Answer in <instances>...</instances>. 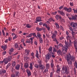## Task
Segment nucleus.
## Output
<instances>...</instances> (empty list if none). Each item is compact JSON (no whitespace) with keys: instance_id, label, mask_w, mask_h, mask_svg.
<instances>
[{"instance_id":"54","label":"nucleus","mask_w":77,"mask_h":77,"mask_svg":"<svg viewBox=\"0 0 77 77\" xmlns=\"http://www.w3.org/2000/svg\"><path fill=\"white\" fill-rule=\"evenodd\" d=\"M68 64H70V65H71L72 64V61H69H69H68Z\"/></svg>"},{"instance_id":"6","label":"nucleus","mask_w":77,"mask_h":77,"mask_svg":"<svg viewBox=\"0 0 77 77\" xmlns=\"http://www.w3.org/2000/svg\"><path fill=\"white\" fill-rule=\"evenodd\" d=\"M57 54L58 56H60V55L61 56H63V54H62V51L60 50H59L57 51Z\"/></svg>"},{"instance_id":"5","label":"nucleus","mask_w":77,"mask_h":77,"mask_svg":"<svg viewBox=\"0 0 77 77\" xmlns=\"http://www.w3.org/2000/svg\"><path fill=\"white\" fill-rule=\"evenodd\" d=\"M73 24V25H72ZM70 26L72 27H72H76V26H77V23H73V22H72L71 23H70Z\"/></svg>"},{"instance_id":"4","label":"nucleus","mask_w":77,"mask_h":77,"mask_svg":"<svg viewBox=\"0 0 77 77\" xmlns=\"http://www.w3.org/2000/svg\"><path fill=\"white\" fill-rule=\"evenodd\" d=\"M38 67H39V68H40V69H44V68H45V66H43L42 65V64L41 63H39V64L38 65Z\"/></svg>"},{"instance_id":"41","label":"nucleus","mask_w":77,"mask_h":77,"mask_svg":"<svg viewBox=\"0 0 77 77\" xmlns=\"http://www.w3.org/2000/svg\"><path fill=\"white\" fill-rule=\"evenodd\" d=\"M27 41H26L25 42L26 43H30L31 41L30 40H29V39H27Z\"/></svg>"},{"instance_id":"44","label":"nucleus","mask_w":77,"mask_h":77,"mask_svg":"<svg viewBox=\"0 0 77 77\" xmlns=\"http://www.w3.org/2000/svg\"><path fill=\"white\" fill-rule=\"evenodd\" d=\"M72 20H76V17L74 16H72Z\"/></svg>"},{"instance_id":"17","label":"nucleus","mask_w":77,"mask_h":77,"mask_svg":"<svg viewBox=\"0 0 77 77\" xmlns=\"http://www.w3.org/2000/svg\"><path fill=\"white\" fill-rule=\"evenodd\" d=\"M48 50L49 51V53H52V51H53V47H52L51 46L49 47V48L48 49Z\"/></svg>"},{"instance_id":"56","label":"nucleus","mask_w":77,"mask_h":77,"mask_svg":"<svg viewBox=\"0 0 77 77\" xmlns=\"http://www.w3.org/2000/svg\"><path fill=\"white\" fill-rule=\"evenodd\" d=\"M6 54V51H5L3 52H2V55H5V54Z\"/></svg>"},{"instance_id":"62","label":"nucleus","mask_w":77,"mask_h":77,"mask_svg":"<svg viewBox=\"0 0 77 77\" xmlns=\"http://www.w3.org/2000/svg\"><path fill=\"white\" fill-rule=\"evenodd\" d=\"M34 44H35L36 45H38V43H37L36 41H35L34 42Z\"/></svg>"},{"instance_id":"61","label":"nucleus","mask_w":77,"mask_h":77,"mask_svg":"<svg viewBox=\"0 0 77 77\" xmlns=\"http://www.w3.org/2000/svg\"><path fill=\"white\" fill-rule=\"evenodd\" d=\"M54 46H55V48H56L57 49V50L58 49H59V48H58V46H59V45H58L57 46H56V45H54Z\"/></svg>"},{"instance_id":"37","label":"nucleus","mask_w":77,"mask_h":77,"mask_svg":"<svg viewBox=\"0 0 77 77\" xmlns=\"http://www.w3.org/2000/svg\"><path fill=\"white\" fill-rule=\"evenodd\" d=\"M46 68L49 69V68H50V66H49V64H46Z\"/></svg>"},{"instance_id":"20","label":"nucleus","mask_w":77,"mask_h":77,"mask_svg":"<svg viewBox=\"0 0 77 77\" xmlns=\"http://www.w3.org/2000/svg\"><path fill=\"white\" fill-rule=\"evenodd\" d=\"M54 54H55V52H51V55L53 58H54V57H55V55H54Z\"/></svg>"},{"instance_id":"35","label":"nucleus","mask_w":77,"mask_h":77,"mask_svg":"<svg viewBox=\"0 0 77 77\" xmlns=\"http://www.w3.org/2000/svg\"><path fill=\"white\" fill-rule=\"evenodd\" d=\"M26 27L27 28H30L31 27V26L29 25V24H27Z\"/></svg>"},{"instance_id":"55","label":"nucleus","mask_w":77,"mask_h":77,"mask_svg":"<svg viewBox=\"0 0 77 77\" xmlns=\"http://www.w3.org/2000/svg\"><path fill=\"white\" fill-rule=\"evenodd\" d=\"M52 19L53 18L51 17L49 19L48 21H50V22H51V21H52Z\"/></svg>"},{"instance_id":"53","label":"nucleus","mask_w":77,"mask_h":77,"mask_svg":"<svg viewBox=\"0 0 77 77\" xmlns=\"http://www.w3.org/2000/svg\"><path fill=\"white\" fill-rule=\"evenodd\" d=\"M74 66L76 67V68H77V62H75L74 64Z\"/></svg>"},{"instance_id":"14","label":"nucleus","mask_w":77,"mask_h":77,"mask_svg":"<svg viewBox=\"0 0 77 77\" xmlns=\"http://www.w3.org/2000/svg\"><path fill=\"white\" fill-rule=\"evenodd\" d=\"M14 51V49L13 48H11L8 51V53L10 55H11L12 54V52Z\"/></svg>"},{"instance_id":"31","label":"nucleus","mask_w":77,"mask_h":77,"mask_svg":"<svg viewBox=\"0 0 77 77\" xmlns=\"http://www.w3.org/2000/svg\"><path fill=\"white\" fill-rule=\"evenodd\" d=\"M34 54H35L33 52H32V53H31V56L32 57V59H33V58L34 59H35V56H34Z\"/></svg>"},{"instance_id":"21","label":"nucleus","mask_w":77,"mask_h":77,"mask_svg":"<svg viewBox=\"0 0 77 77\" xmlns=\"http://www.w3.org/2000/svg\"><path fill=\"white\" fill-rule=\"evenodd\" d=\"M36 54L35 55V57H37V58L39 59V57H38V56H39L38 51L37 50H36Z\"/></svg>"},{"instance_id":"46","label":"nucleus","mask_w":77,"mask_h":77,"mask_svg":"<svg viewBox=\"0 0 77 77\" xmlns=\"http://www.w3.org/2000/svg\"><path fill=\"white\" fill-rule=\"evenodd\" d=\"M52 39H54V38H56V36H55V34H54L52 36Z\"/></svg>"},{"instance_id":"18","label":"nucleus","mask_w":77,"mask_h":77,"mask_svg":"<svg viewBox=\"0 0 77 77\" xmlns=\"http://www.w3.org/2000/svg\"><path fill=\"white\" fill-rule=\"evenodd\" d=\"M25 51L26 52V56H28V55H29V53H30V51L29 50H27V49H26L25 50Z\"/></svg>"},{"instance_id":"7","label":"nucleus","mask_w":77,"mask_h":77,"mask_svg":"<svg viewBox=\"0 0 77 77\" xmlns=\"http://www.w3.org/2000/svg\"><path fill=\"white\" fill-rule=\"evenodd\" d=\"M41 19H42L41 17H38L36 18V21H38V22H40V21H42Z\"/></svg>"},{"instance_id":"39","label":"nucleus","mask_w":77,"mask_h":77,"mask_svg":"<svg viewBox=\"0 0 77 77\" xmlns=\"http://www.w3.org/2000/svg\"><path fill=\"white\" fill-rule=\"evenodd\" d=\"M32 36V33L29 34L28 35H27L26 36V38H30V37H31Z\"/></svg>"},{"instance_id":"33","label":"nucleus","mask_w":77,"mask_h":77,"mask_svg":"<svg viewBox=\"0 0 77 77\" xmlns=\"http://www.w3.org/2000/svg\"><path fill=\"white\" fill-rule=\"evenodd\" d=\"M76 40H75L74 41V47H77V46H76V45H77V43H76Z\"/></svg>"},{"instance_id":"16","label":"nucleus","mask_w":77,"mask_h":77,"mask_svg":"<svg viewBox=\"0 0 77 77\" xmlns=\"http://www.w3.org/2000/svg\"><path fill=\"white\" fill-rule=\"evenodd\" d=\"M3 62H4L5 64H7V63H8V62H9V61H8V60L7 58H6L4 59Z\"/></svg>"},{"instance_id":"23","label":"nucleus","mask_w":77,"mask_h":77,"mask_svg":"<svg viewBox=\"0 0 77 77\" xmlns=\"http://www.w3.org/2000/svg\"><path fill=\"white\" fill-rule=\"evenodd\" d=\"M16 74V77H19V76H20L19 75H20V73H19V72H16L15 74V75Z\"/></svg>"},{"instance_id":"42","label":"nucleus","mask_w":77,"mask_h":77,"mask_svg":"<svg viewBox=\"0 0 77 77\" xmlns=\"http://www.w3.org/2000/svg\"><path fill=\"white\" fill-rule=\"evenodd\" d=\"M51 68H54V64H53V63H51Z\"/></svg>"},{"instance_id":"24","label":"nucleus","mask_w":77,"mask_h":77,"mask_svg":"<svg viewBox=\"0 0 77 77\" xmlns=\"http://www.w3.org/2000/svg\"><path fill=\"white\" fill-rule=\"evenodd\" d=\"M36 29L38 31H41L42 30V28H40L38 27H37L36 28Z\"/></svg>"},{"instance_id":"26","label":"nucleus","mask_w":77,"mask_h":77,"mask_svg":"<svg viewBox=\"0 0 77 77\" xmlns=\"http://www.w3.org/2000/svg\"><path fill=\"white\" fill-rule=\"evenodd\" d=\"M11 65V63H9L6 66V69H8V68H9V67Z\"/></svg>"},{"instance_id":"27","label":"nucleus","mask_w":77,"mask_h":77,"mask_svg":"<svg viewBox=\"0 0 77 77\" xmlns=\"http://www.w3.org/2000/svg\"><path fill=\"white\" fill-rule=\"evenodd\" d=\"M30 69L32 70L33 69V66H32V63H30Z\"/></svg>"},{"instance_id":"32","label":"nucleus","mask_w":77,"mask_h":77,"mask_svg":"<svg viewBox=\"0 0 77 77\" xmlns=\"http://www.w3.org/2000/svg\"><path fill=\"white\" fill-rule=\"evenodd\" d=\"M16 65V62L15 61H13V63H12V66L14 67V66H15Z\"/></svg>"},{"instance_id":"13","label":"nucleus","mask_w":77,"mask_h":77,"mask_svg":"<svg viewBox=\"0 0 77 77\" xmlns=\"http://www.w3.org/2000/svg\"><path fill=\"white\" fill-rule=\"evenodd\" d=\"M70 59L72 62H74V60H75V57L74 56H70Z\"/></svg>"},{"instance_id":"43","label":"nucleus","mask_w":77,"mask_h":77,"mask_svg":"<svg viewBox=\"0 0 77 77\" xmlns=\"http://www.w3.org/2000/svg\"><path fill=\"white\" fill-rule=\"evenodd\" d=\"M31 34L32 35H33V36H34V37H36V33H31Z\"/></svg>"},{"instance_id":"59","label":"nucleus","mask_w":77,"mask_h":77,"mask_svg":"<svg viewBox=\"0 0 77 77\" xmlns=\"http://www.w3.org/2000/svg\"><path fill=\"white\" fill-rule=\"evenodd\" d=\"M70 38V37H69V35H67V36H66L67 40H69V39Z\"/></svg>"},{"instance_id":"11","label":"nucleus","mask_w":77,"mask_h":77,"mask_svg":"<svg viewBox=\"0 0 77 77\" xmlns=\"http://www.w3.org/2000/svg\"><path fill=\"white\" fill-rule=\"evenodd\" d=\"M26 72L27 73V75L28 77H30V76L31 75V72H30V71L27 69L26 70Z\"/></svg>"},{"instance_id":"63","label":"nucleus","mask_w":77,"mask_h":77,"mask_svg":"<svg viewBox=\"0 0 77 77\" xmlns=\"http://www.w3.org/2000/svg\"><path fill=\"white\" fill-rule=\"evenodd\" d=\"M11 77H15V75L12 74L11 75Z\"/></svg>"},{"instance_id":"34","label":"nucleus","mask_w":77,"mask_h":77,"mask_svg":"<svg viewBox=\"0 0 77 77\" xmlns=\"http://www.w3.org/2000/svg\"><path fill=\"white\" fill-rule=\"evenodd\" d=\"M53 50V53H54V52H57V49H56V48H54Z\"/></svg>"},{"instance_id":"8","label":"nucleus","mask_w":77,"mask_h":77,"mask_svg":"<svg viewBox=\"0 0 77 77\" xmlns=\"http://www.w3.org/2000/svg\"><path fill=\"white\" fill-rule=\"evenodd\" d=\"M58 13H60V14L61 15H62V16H63V17H64L65 14L63 12V11H60L59 10L58 11Z\"/></svg>"},{"instance_id":"60","label":"nucleus","mask_w":77,"mask_h":77,"mask_svg":"<svg viewBox=\"0 0 77 77\" xmlns=\"http://www.w3.org/2000/svg\"><path fill=\"white\" fill-rule=\"evenodd\" d=\"M6 70H2V73L5 74V73H6Z\"/></svg>"},{"instance_id":"58","label":"nucleus","mask_w":77,"mask_h":77,"mask_svg":"<svg viewBox=\"0 0 77 77\" xmlns=\"http://www.w3.org/2000/svg\"><path fill=\"white\" fill-rule=\"evenodd\" d=\"M24 58L26 59V60H27V59H29V58L27 56H26V57H24Z\"/></svg>"},{"instance_id":"38","label":"nucleus","mask_w":77,"mask_h":77,"mask_svg":"<svg viewBox=\"0 0 77 77\" xmlns=\"http://www.w3.org/2000/svg\"><path fill=\"white\" fill-rule=\"evenodd\" d=\"M55 24L57 28V29L59 28V24H57V23H55Z\"/></svg>"},{"instance_id":"15","label":"nucleus","mask_w":77,"mask_h":77,"mask_svg":"<svg viewBox=\"0 0 77 77\" xmlns=\"http://www.w3.org/2000/svg\"><path fill=\"white\" fill-rule=\"evenodd\" d=\"M67 50H68V49H67V50L66 48H64V50L62 51V53L63 54H65L66 52H67Z\"/></svg>"},{"instance_id":"64","label":"nucleus","mask_w":77,"mask_h":77,"mask_svg":"<svg viewBox=\"0 0 77 77\" xmlns=\"http://www.w3.org/2000/svg\"><path fill=\"white\" fill-rule=\"evenodd\" d=\"M22 71L23 72H26V70L24 69H22Z\"/></svg>"},{"instance_id":"2","label":"nucleus","mask_w":77,"mask_h":77,"mask_svg":"<svg viewBox=\"0 0 77 77\" xmlns=\"http://www.w3.org/2000/svg\"><path fill=\"white\" fill-rule=\"evenodd\" d=\"M51 52L50 53L49 52H48V53L45 55V58H46V60H50L51 58Z\"/></svg>"},{"instance_id":"45","label":"nucleus","mask_w":77,"mask_h":77,"mask_svg":"<svg viewBox=\"0 0 77 77\" xmlns=\"http://www.w3.org/2000/svg\"><path fill=\"white\" fill-rule=\"evenodd\" d=\"M64 9L65 11H67L68 10V8L66 7H64Z\"/></svg>"},{"instance_id":"48","label":"nucleus","mask_w":77,"mask_h":77,"mask_svg":"<svg viewBox=\"0 0 77 77\" xmlns=\"http://www.w3.org/2000/svg\"><path fill=\"white\" fill-rule=\"evenodd\" d=\"M57 11H56L55 12H52L51 13V14H52V15H56V14H57Z\"/></svg>"},{"instance_id":"10","label":"nucleus","mask_w":77,"mask_h":77,"mask_svg":"<svg viewBox=\"0 0 77 77\" xmlns=\"http://www.w3.org/2000/svg\"><path fill=\"white\" fill-rule=\"evenodd\" d=\"M20 64H17L16 66L15 67V69H16V70H17L18 71V70L20 69Z\"/></svg>"},{"instance_id":"40","label":"nucleus","mask_w":77,"mask_h":77,"mask_svg":"<svg viewBox=\"0 0 77 77\" xmlns=\"http://www.w3.org/2000/svg\"><path fill=\"white\" fill-rule=\"evenodd\" d=\"M39 52L40 54H41V46L39 47Z\"/></svg>"},{"instance_id":"1","label":"nucleus","mask_w":77,"mask_h":77,"mask_svg":"<svg viewBox=\"0 0 77 77\" xmlns=\"http://www.w3.org/2000/svg\"><path fill=\"white\" fill-rule=\"evenodd\" d=\"M62 74H66L67 75H68L69 73V71L68 70V68L66 66H63L62 68L61 71Z\"/></svg>"},{"instance_id":"25","label":"nucleus","mask_w":77,"mask_h":77,"mask_svg":"<svg viewBox=\"0 0 77 77\" xmlns=\"http://www.w3.org/2000/svg\"><path fill=\"white\" fill-rule=\"evenodd\" d=\"M72 29V32L71 33H72V37H74V35L75 34V32H74L73 30H72V29Z\"/></svg>"},{"instance_id":"28","label":"nucleus","mask_w":77,"mask_h":77,"mask_svg":"<svg viewBox=\"0 0 77 77\" xmlns=\"http://www.w3.org/2000/svg\"><path fill=\"white\" fill-rule=\"evenodd\" d=\"M59 15L57 14L55 16V18L57 20H59Z\"/></svg>"},{"instance_id":"22","label":"nucleus","mask_w":77,"mask_h":77,"mask_svg":"<svg viewBox=\"0 0 77 77\" xmlns=\"http://www.w3.org/2000/svg\"><path fill=\"white\" fill-rule=\"evenodd\" d=\"M39 41L40 44H42L43 43V39L42 37L39 38Z\"/></svg>"},{"instance_id":"51","label":"nucleus","mask_w":77,"mask_h":77,"mask_svg":"<svg viewBox=\"0 0 77 77\" xmlns=\"http://www.w3.org/2000/svg\"><path fill=\"white\" fill-rule=\"evenodd\" d=\"M2 32L3 36H5V32H4V30H3V29H2Z\"/></svg>"},{"instance_id":"36","label":"nucleus","mask_w":77,"mask_h":77,"mask_svg":"<svg viewBox=\"0 0 77 77\" xmlns=\"http://www.w3.org/2000/svg\"><path fill=\"white\" fill-rule=\"evenodd\" d=\"M14 46L16 48H18V44L17 43H15L14 45Z\"/></svg>"},{"instance_id":"19","label":"nucleus","mask_w":77,"mask_h":77,"mask_svg":"<svg viewBox=\"0 0 77 77\" xmlns=\"http://www.w3.org/2000/svg\"><path fill=\"white\" fill-rule=\"evenodd\" d=\"M29 66V64L27 63H25L24 64V67L26 69Z\"/></svg>"},{"instance_id":"9","label":"nucleus","mask_w":77,"mask_h":77,"mask_svg":"<svg viewBox=\"0 0 77 77\" xmlns=\"http://www.w3.org/2000/svg\"><path fill=\"white\" fill-rule=\"evenodd\" d=\"M70 56H71L70 53H69V54L67 55L66 60L67 61V62H68L69 60H70Z\"/></svg>"},{"instance_id":"3","label":"nucleus","mask_w":77,"mask_h":77,"mask_svg":"<svg viewBox=\"0 0 77 77\" xmlns=\"http://www.w3.org/2000/svg\"><path fill=\"white\" fill-rule=\"evenodd\" d=\"M65 45H64V48H66V50L68 49V46H69V42H66V41H65Z\"/></svg>"},{"instance_id":"47","label":"nucleus","mask_w":77,"mask_h":77,"mask_svg":"<svg viewBox=\"0 0 77 77\" xmlns=\"http://www.w3.org/2000/svg\"><path fill=\"white\" fill-rule=\"evenodd\" d=\"M59 46H60V47H63V48L64 47V46H63V44H61V43H60L59 45H58Z\"/></svg>"},{"instance_id":"29","label":"nucleus","mask_w":77,"mask_h":77,"mask_svg":"<svg viewBox=\"0 0 77 77\" xmlns=\"http://www.w3.org/2000/svg\"><path fill=\"white\" fill-rule=\"evenodd\" d=\"M37 36H38V38H41V34H40L39 33H37Z\"/></svg>"},{"instance_id":"12","label":"nucleus","mask_w":77,"mask_h":77,"mask_svg":"<svg viewBox=\"0 0 77 77\" xmlns=\"http://www.w3.org/2000/svg\"><path fill=\"white\" fill-rule=\"evenodd\" d=\"M12 56H8L7 58L8 60V62H11V60H12Z\"/></svg>"},{"instance_id":"49","label":"nucleus","mask_w":77,"mask_h":77,"mask_svg":"<svg viewBox=\"0 0 77 77\" xmlns=\"http://www.w3.org/2000/svg\"><path fill=\"white\" fill-rule=\"evenodd\" d=\"M53 72H51L50 73V77H53Z\"/></svg>"},{"instance_id":"30","label":"nucleus","mask_w":77,"mask_h":77,"mask_svg":"<svg viewBox=\"0 0 77 77\" xmlns=\"http://www.w3.org/2000/svg\"><path fill=\"white\" fill-rule=\"evenodd\" d=\"M68 9V10H67V12H71L72 11V9H71V8L69 7Z\"/></svg>"},{"instance_id":"50","label":"nucleus","mask_w":77,"mask_h":77,"mask_svg":"<svg viewBox=\"0 0 77 77\" xmlns=\"http://www.w3.org/2000/svg\"><path fill=\"white\" fill-rule=\"evenodd\" d=\"M60 21H61L62 22H64V23H65V20L63 18H62L60 20Z\"/></svg>"},{"instance_id":"57","label":"nucleus","mask_w":77,"mask_h":77,"mask_svg":"<svg viewBox=\"0 0 77 77\" xmlns=\"http://www.w3.org/2000/svg\"><path fill=\"white\" fill-rule=\"evenodd\" d=\"M74 72L75 74H76V69H75V68H74Z\"/></svg>"},{"instance_id":"52","label":"nucleus","mask_w":77,"mask_h":77,"mask_svg":"<svg viewBox=\"0 0 77 77\" xmlns=\"http://www.w3.org/2000/svg\"><path fill=\"white\" fill-rule=\"evenodd\" d=\"M14 67H12L11 69V72H14V70H15V69H14Z\"/></svg>"}]
</instances>
